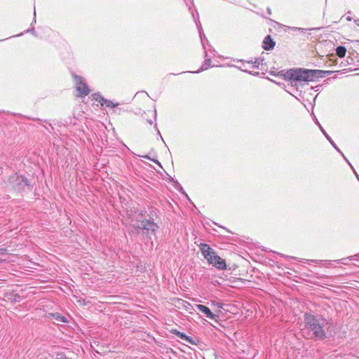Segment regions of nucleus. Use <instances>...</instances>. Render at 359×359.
Here are the masks:
<instances>
[{
	"instance_id": "dca6fc26",
	"label": "nucleus",
	"mask_w": 359,
	"mask_h": 359,
	"mask_svg": "<svg viewBox=\"0 0 359 359\" xmlns=\"http://www.w3.org/2000/svg\"><path fill=\"white\" fill-rule=\"evenodd\" d=\"M99 102L102 106H105L106 107H115L118 106V102H113L112 101L105 99V98H101V100H99Z\"/></svg>"
},
{
	"instance_id": "a211bd4d",
	"label": "nucleus",
	"mask_w": 359,
	"mask_h": 359,
	"mask_svg": "<svg viewBox=\"0 0 359 359\" xmlns=\"http://www.w3.org/2000/svg\"><path fill=\"white\" fill-rule=\"evenodd\" d=\"M264 60L262 58L258 57L255 58L254 61L250 62V67L252 68H259L260 65H262Z\"/></svg>"
},
{
	"instance_id": "5701e85b",
	"label": "nucleus",
	"mask_w": 359,
	"mask_h": 359,
	"mask_svg": "<svg viewBox=\"0 0 359 359\" xmlns=\"http://www.w3.org/2000/svg\"><path fill=\"white\" fill-rule=\"evenodd\" d=\"M26 32H30V33H32V34L33 35H34V36H36V32H35V30H34V28H32V29H27V30L26 31Z\"/></svg>"
},
{
	"instance_id": "4468645a",
	"label": "nucleus",
	"mask_w": 359,
	"mask_h": 359,
	"mask_svg": "<svg viewBox=\"0 0 359 359\" xmlns=\"http://www.w3.org/2000/svg\"><path fill=\"white\" fill-rule=\"evenodd\" d=\"M320 130L323 134L325 135L326 139L329 141V142L332 144V146L344 158L343 152L339 149V147L336 145L332 139L329 136V135L326 133V131L323 129V127H320Z\"/></svg>"
},
{
	"instance_id": "7ed1b4c3",
	"label": "nucleus",
	"mask_w": 359,
	"mask_h": 359,
	"mask_svg": "<svg viewBox=\"0 0 359 359\" xmlns=\"http://www.w3.org/2000/svg\"><path fill=\"white\" fill-rule=\"evenodd\" d=\"M28 185L27 180L17 174L10 176L8 180V186L18 191L23 190Z\"/></svg>"
},
{
	"instance_id": "0eeeda50",
	"label": "nucleus",
	"mask_w": 359,
	"mask_h": 359,
	"mask_svg": "<svg viewBox=\"0 0 359 359\" xmlns=\"http://www.w3.org/2000/svg\"><path fill=\"white\" fill-rule=\"evenodd\" d=\"M171 333L177 336V337L183 339L192 345H196L197 342L191 337L187 336L184 332H180L176 329H172Z\"/></svg>"
},
{
	"instance_id": "393cba45",
	"label": "nucleus",
	"mask_w": 359,
	"mask_h": 359,
	"mask_svg": "<svg viewBox=\"0 0 359 359\" xmlns=\"http://www.w3.org/2000/svg\"><path fill=\"white\" fill-rule=\"evenodd\" d=\"M155 128H156V131H157L158 135H159V136H160V137H161V139L163 141V137H162V136H161V133H160V131H159V130H158V129L157 128V125H156V124L155 125Z\"/></svg>"
},
{
	"instance_id": "c85d7f7f",
	"label": "nucleus",
	"mask_w": 359,
	"mask_h": 359,
	"mask_svg": "<svg viewBox=\"0 0 359 359\" xmlns=\"http://www.w3.org/2000/svg\"><path fill=\"white\" fill-rule=\"evenodd\" d=\"M5 250L4 249H0V256L3 255L4 254Z\"/></svg>"
},
{
	"instance_id": "bb28decb",
	"label": "nucleus",
	"mask_w": 359,
	"mask_h": 359,
	"mask_svg": "<svg viewBox=\"0 0 359 359\" xmlns=\"http://www.w3.org/2000/svg\"><path fill=\"white\" fill-rule=\"evenodd\" d=\"M280 255H281L282 257H283L291 258V259H297V257H289V256H286V255H282V254H280Z\"/></svg>"
},
{
	"instance_id": "f3484780",
	"label": "nucleus",
	"mask_w": 359,
	"mask_h": 359,
	"mask_svg": "<svg viewBox=\"0 0 359 359\" xmlns=\"http://www.w3.org/2000/svg\"><path fill=\"white\" fill-rule=\"evenodd\" d=\"M346 53V48L344 46H339L336 48V55L339 57H344Z\"/></svg>"
},
{
	"instance_id": "f704fd0d",
	"label": "nucleus",
	"mask_w": 359,
	"mask_h": 359,
	"mask_svg": "<svg viewBox=\"0 0 359 359\" xmlns=\"http://www.w3.org/2000/svg\"><path fill=\"white\" fill-rule=\"evenodd\" d=\"M154 117H155V118H156V111H154Z\"/></svg>"
},
{
	"instance_id": "9d476101",
	"label": "nucleus",
	"mask_w": 359,
	"mask_h": 359,
	"mask_svg": "<svg viewBox=\"0 0 359 359\" xmlns=\"http://www.w3.org/2000/svg\"><path fill=\"white\" fill-rule=\"evenodd\" d=\"M275 46V42L270 35H267L263 41L262 48L266 50H272Z\"/></svg>"
},
{
	"instance_id": "6ab92c4d",
	"label": "nucleus",
	"mask_w": 359,
	"mask_h": 359,
	"mask_svg": "<svg viewBox=\"0 0 359 359\" xmlns=\"http://www.w3.org/2000/svg\"><path fill=\"white\" fill-rule=\"evenodd\" d=\"M306 262L308 264H311V263L321 264V263L324 262L325 261L318 260V259H306Z\"/></svg>"
},
{
	"instance_id": "cd10ccee",
	"label": "nucleus",
	"mask_w": 359,
	"mask_h": 359,
	"mask_svg": "<svg viewBox=\"0 0 359 359\" xmlns=\"http://www.w3.org/2000/svg\"><path fill=\"white\" fill-rule=\"evenodd\" d=\"M79 302L82 304L83 305H86L87 304V302L86 301V299H82V300H79Z\"/></svg>"
},
{
	"instance_id": "f03ea898",
	"label": "nucleus",
	"mask_w": 359,
	"mask_h": 359,
	"mask_svg": "<svg viewBox=\"0 0 359 359\" xmlns=\"http://www.w3.org/2000/svg\"><path fill=\"white\" fill-rule=\"evenodd\" d=\"M334 73L333 71H324L318 69H291L286 72L283 71L278 72V74L284 77L285 79L290 81L292 86L298 88L302 82L313 81L316 79L324 78Z\"/></svg>"
},
{
	"instance_id": "c756f323",
	"label": "nucleus",
	"mask_w": 359,
	"mask_h": 359,
	"mask_svg": "<svg viewBox=\"0 0 359 359\" xmlns=\"http://www.w3.org/2000/svg\"><path fill=\"white\" fill-rule=\"evenodd\" d=\"M34 20H33V22H36V11H34Z\"/></svg>"
},
{
	"instance_id": "4be33fe9",
	"label": "nucleus",
	"mask_w": 359,
	"mask_h": 359,
	"mask_svg": "<svg viewBox=\"0 0 359 359\" xmlns=\"http://www.w3.org/2000/svg\"><path fill=\"white\" fill-rule=\"evenodd\" d=\"M344 159H345V161L348 163V164L351 166V168L353 169V172H354V173H355V176H356V177H357L358 180L359 181V175L357 174V172H355V170H354V168H353V167L352 166L351 163L348 161V160L346 157H344Z\"/></svg>"
},
{
	"instance_id": "423d86ee",
	"label": "nucleus",
	"mask_w": 359,
	"mask_h": 359,
	"mask_svg": "<svg viewBox=\"0 0 359 359\" xmlns=\"http://www.w3.org/2000/svg\"><path fill=\"white\" fill-rule=\"evenodd\" d=\"M209 264H212L218 269L224 270L226 269V265L224 259L218 256L214 251L210 256L207 257L205 259Z\"/></svg>"
},
{
	"instance_id": "412c9836",
	"label": "nucleus",
	"mask_w": 359,
	"mask_h": 359,
	"mask_svg": "<svg viewBox=\"0 0 359 359\" xmlns=\"http://www.w3.org/2000/svg\"><path fill=\"white\" fill-rule=\"evenodd\" d=\"M55 359H71L67 358V356L63 353H60L56 355Z\"/></svg>"
},
{
	"instance_id": "f8f14e48",
	"label": "nucleus",
	"mask_w": 359,
	"mask_h": 359,
	"mask_svg": "<svg viewBox=\"0 0 359 359\" xmlns=\"http://www.w3.org/2000/svg\"><path fill=\"white\" fill-rule=\"evenodd\" d=\"M208 49L205 50V60L203 64L202 65L201 69L198 71L194 72V73H199L205 69H207L208 67L211 66V58L208 56Z\"/></svg>"
},
{
	"instance_id": "39448f33",
	"label": "nucleus",
	"mask_w": 359,
	"mask_h": 359,
	"mask_svg": "<svg viewBox=\"0 0 359 359\" xmlns=\"http://www.w3.org/2000/svg\"><path fill=\"white\" fill-rule=\"evenodd\" d=\"M142 230L145 231L147 236L150 237L151 235H155L159 226L154 221L150 219H143L141 222Z\"/></svg>"
},
{
	"instance_id": "20e7f679",
	"label": "nucleus",
	"mask_w": 359,
	"mask_h": 359,
	"mask_svg": "<svg viewBox=\"0 0 359 359\" xmlns=\"http://www.w3.org/2000/svg\"><path fill=\"white\" fill-rule=\"evenodd\" d=\"M74 79L76 84V89L79 92V96L84 97L88 95L90 93V90L86 83L83 81V79L77 75H74Z\"/></svg>"
},
{
	"instance_id": "6e6552de",
	"label": "nucleus",
	"mask_w": 359,
	"mask_h": 359,
	"mask_svg": "<svg viewBox=\"0 0 359 359\" xmlns=\"http://www.w3.org/2000/svg\"><path fill=\"white\" fill-rule=\"evenodd\" d=\"M196 308L205 316L211 320H215L217 316L213 314L210 309L202 304H196Z\"/></svg>"
},
{
	"instance_id": "2eb2a0df",
	"label": "nucleus",
	"mask_w": 359,
	"mask_h": 359,
	"mask_svg": "<svg viewBox=\"0 0 359 359\" xmlns=\"http://www.w3.org/2000/svg\"><path fill=\"white\" fill-rule=\"evenodd\" d=\"M241 63V66L239 67V69L243 72H248L249 74H251L252 75H258L259 74V72H255V73H252L251 72H249L248 70V68H252L250 67V61H247V62H244L243 60H240L239 61Z\"/></svg>"
},
{
	"instance_id": "72a5a7b5",
	"label": "nucleus",
	"mask_w": 359,
	"mask_h": 359,
	"mask_svg": "<svg viewBox=\"0 0 359 359\" xmlns=\"http://www.w3.org/2000/svg\"><path fill=\"white\" fill-rule=\"evenodd\" d=\"M147 121H148V123H149L150 125H151V124H152V121H151V119L147 120Z\"/></svg>"
},
{
	"instance_id": "c9c22d12",
	"label": "nucleus",
	"mask_w": 359,
	"mask_h": 359,
	"mask_svg": "<svg viewBox=\"0 0 359 359\" xmlns=\"http://www.w3.org/2000/svg\"><path fill=\"white\" fill-rule=\"evenodd\" d=\"M22 34H22V33H21V34H20L16 35L15 36H22Z\"/></svg>"
},
{
	"instance_id": "a878e982",
	"label": "nucleus",
	"mask_w": 359,
	"mask_h": 359,
	"mask_svg": "<svg viewBox=\"0 0 359 359\" xmlns=\"http://www.w3.org/2000/svg\"><path fill=\"white\" fill-rule=\"evenodd\" d=\"M134 227L135 228V229L137 230H139V229H141L142 230V228H141V223L140 224H135L134 225Z\"/></svg>"
},
{
	"instance_id": "f257e3e1",
	"label": "nucleus",
	"mask_w": 359,
	"mask_h": 359,
	"mask_svg": "<svg viewBox=\"0 0 359 359\" xmlns=\"http://www.w3.org/2000/svg\"><path fill=\"white\" fill-rule=\"evenodd\" d=\"M304 334L307 339L314 341H323L326 338V330L330 322L327 319L310 313L304 316Z\"/></svg>"
},
{
	"instance_id": "2f4dec72",
	"label": "nucleus",
	"mask_w": 359,
	"mask_h": 359,
	"mask_svg": "<svg viewBox=\"0 0 359 359\" xmlns=\"http://www.w3.org/2000/svg\"><path fill=\"white\" fill-rule=\"evenodd\" d=\"M267 11H268V13H269V14H271V9H270L269 8H268Z\"/></svg>"
},
{
	"instance_id": "7c9ffc66",
	"label": "nucleus",
	"mask_w": 359,
	"mask_h": 359,
	"mask_svg": "<svg viewBox=\"0 0 359 359\" xmlns=\"http://www.w3.org/2000/svg\"><path fill=\"white\" fill-rule=\"evenodd\" d=\"M357 257V255H354V256H351L350 257H348V259L350 260H353L354 257Z\"/></svg>"
},
{
	"instance_id": "1a4fd4ad",
	"label": "nucleus",
	"mask_w": 359,
	"mask_h": 359,
	"mask_svg": "<svg viewBox=\"0 0 359 359\" xmlns=\"http://www.w3.org/2000/svg\"><path fill=\"white\" fill-rule=\"evenodd\" d=\"M196 25L198 29L200 38L204 50L208 49V46L210 48L211 46L209 44V42L207 38L205 37V34L203 32L201 25L200 24V22L198 24L196 22Z\"/></svg>"
},
{
	"instance_id": "ddd939ff",
	"label": "nucleus",
	"mask_w": 359,
	"mask_h": 359,
	"mask_svg": "<svg viewBox=\"0 0 359 359\" xmlns=\"http://www.w3.org/2000/svg\"><path fill=\"white\" fill-rule=\"evenodd\" d=\"M200 250L205 259H207V257L210 256L211 254L214 252V250L208 244L205 243H201L200 245Z\"/></svg>"
},
{
	"instance_id": "aec40b11",
	"label": "nucleus",
	"mask_w": 359,
	"mask_h": 359,
	"mask_svg": "<svg viewBox=\"0 0 359 359\" xmlns=\"http://www.w3.org/2000/svg\"><path fill=\"white\" fill-rule=\"evenodd\" d=\"M93 99L96 101H98L99 102V100H101V98H104L101 95L100 93H94L93 95Z\"/></svg>"
},
{
	"instance_id": "473e14b6",
	"label": "nucleus",
	"mask_w": 359,
	"mask_h": 359,
	"mask_svg": "<svg viewBox=\"0 0 359 359\" xmlns=\"http://www.w3.org/2000/svg\"><path fill=\"white\" fill-rule=\"evenodd\" d=\"M316 124H318V126H319L320 128V127H322L321 125L319 123V122L317 120H316Z\"/></svg>"
},
{
	"instance_id": "9b49d317",
	"label": "nucleus",
	"mask_w": 359,
	"mask_h": 359,
	"mask_svg": "<svg viewBox=\"0 0 359 359\" xmlns=\"http://www.w3.org/2000/svg\"><path fill=\"white\" fill-rule=\"evenodd\" d=\"M52 319L55 320V323L59 324L60 323H68L69 320L68 318L61 315L60 313H53L49 314Z\"/></svg>"
},
{
	"instance_id": "b1692460",
	"label": "nucleus",
	"mask_w": 359,
	"mask_h": 359,
	"mask_svg": "<svg viewBox=\"0 0 359 359\" xmlns=\"http://www.w3.org/2000/svg\"><path fill=\"white\" fill-rule=\"evenodd\" d=\"M144 158H147V159H150L151 158L148 156H143ZM151 161L157 164H158L159 165H161L160 163L157 161V160H154V159H151Z\"/></svg>"
}]
</instances>
